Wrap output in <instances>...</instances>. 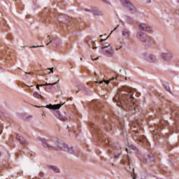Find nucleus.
I'll list each match as a JSON object with an SVG mask.
<instances>
[{"mask_svg": "<svg viewBox=\"0 0 179 179\" xmlns=\"http://www.w3.org/2000/svg\"><path fill=\"white\" fill-rule=\"evenodd\" d=\"M134 100L135 98L132 94V90L128 87H123L113 97V101L118 107H122L123 110H129L132 114H135L136 111V105Z\"/></svg>", "mask_w": 179, "mask_h": 179, "instance_id": "f257e3e1", "label": "nucleus"}, {"mask_svg": "<svg viewBox=\"0 0 179 179\" xmlns=\"http://www.w3.org/2000/svg\"><path fill=\"white\" fill-rule=\"evenodd\" d=\"M41 142L43 148L54 149V150H62L63 152H67L70 155H76V150L73 149V147L68 146V145L57 138H52L50 140L41 138Z\"/></svg>", "mask_w": 179, "mask_h": 179, "instance_id": "f03ea898", "label": "nucleus"}, {"mask_svg": "<svg viewBox=\"0 0 179 179\" xmlns=\"http://www.w3.org/2000/svg\"><path fill=\"white\" fill-rule=\"evenodd\" d=\"M136 37L139 41L143 43L145 47H149V45H152V43L150 42V38L145 33L138 31L136 32Z\"/></svg>", "mask_w": 179, "mask_h": 179, "instance_id": "7ed1b4c3", "label": "nucleus"}, {"mask_svg": "<svg viewBox=\"0 0 179 179\" xmlns=\"http://www.w3.org/2000/svg\"><path fill=\"white\" fill-rule=\"evenodd\" d=\"M132 159L130 158L129 155H127V159H124L122 161V164H127L128 168H127V170L130 174L132 176V174H135V169L134 168V164H132Z\"/></svg>", "mask_w": 179, "mask_h": 179, "instance_id": "20e7f679", "label": "nucleus"}, {"mask_svg": "<svg viewBox=\"0 0 179 179\" xmlns=\"http://www.w3.org/2000/svg\"><path fill=\"white\" fill-rule=\"evenodd\" d=\"M121 1L123 6L129 8V10L131 12V13H135V12H136V8L132 5V3H131L129 0H121Z\"/></svg>", "mask_w": 179, "mask_h": 179, "instance_id": "39448f33", "label": "nucleus"}, {"mask_svg": "<svg viewBox=\"0 0 179 179\" xmlns=\"http://www.w3.org/2000/svg\"><path fill=\"white\" fill-rule=\"evenodd\" d=\"M113 148L114 149V156L115 159H118L120 156H121V154L122 153V150H121V146L120 144L117 143H114L113 145Z\"/></svg>", "mask_w": 179, "mask_h": 179, "instance_id": "423d86ee", "label": "nucleus"}, {"mask_svg": "<svg viewBox=\"0 0 179 179\" xmlns=\"http://www.w3.org/2000/svg\"><path fill=\"white\" fill-rule=\"evenodd\" d=\"M57 20L62 24H68L71 22V17L68 15H61L58 17Z\"/></svg>", "mask_w": 179, "mask_h": 179, "instance_id": "0eeeda50", "label": "nucleus"}, {"mask_svg": "<svg viewBox=\"0 0 179 179\" xmlns=\"http://www.w3.org/2000/svg\"><path fill=\"white\" fill-rule=\"evenodd\" d=\"M65 104V102L63 103L62 104H55V105H52V104H49L46 106H36L38 108H43V107L45 108H48L49 110H59L60 107H62V106H64Z\"/></svg>", "mask_w": 179, "mask_h": 179, "instance_id": "6e6552de", "label": "nucleus"}, {"mask_svg": "<svg viewBox=\"0 0 179 179\" xmlns=\"http://www.w3.org/2000/svg\"><path fill=\"white\" fill-rule=\"evenodd\" d=\"M139 31H152V27L148 24L139 23L138 24Z\"/></svg>", "mask_w": 179, "mask_h": 179, "instance_id": "1a4fd4ad", "label": "nucleus"}, {"mask_svg": "<svg viewBox=\"0 0 179 179\" xmlns=\"http://www.w3.org/2000/svg\"><path fill=\"white\" fill-rule=\"evenodd\" d=\"M101 50L103 55H107L108 57H113L114 55V49H113V47L101 48Z\"/></svg>", "mask_w": 179, "mask_h": 179, "instance_id": "9d476101", "label": "nucleus"}, {"mask_svg": "<svg viewBox=\"0 0 179 179\" xmlns=\"http://www.w3.org/2000/svg\"><path fill=\"white\" fill-rule=\"evenodd\" d=\"M50 44H52V47L55 48V47H59L60 44H61V39H59V38H54L52 39H51L50 41V42H48L46 45H50Z\"/></svg>", "mask_w": 179, "mask_h": 179, "instance_id": "9b49d317", "label": "nucleus"}, {"mask_svg": "<svg viewBox=\"0 0 179 179\" xmlns=\"http://www.w3.org/2000/svg\"><path fill=\"white\" fill-rule=\"evenodd\" d=\"M144 58L148 62H155L156 61V56L152 54H145Z\"/></svg>", "mask_w": 179, "mask_h": 179, "instance_id": "f8f14e48", "label": "nucleus"}, {"mask_svg": "<svg viewBox=\"0 0 179 179\" xmlns=\"http://www.w3.org/2000/svg\"><path fill=\"white\" fill-rule=\"evenodd\" d=\"M161 57L164 61H171L173 59V53L168 52V53H162Z\"/></svg>", "mask_w": 179, "mask_h": 179, "instance_id": "ddd939ff", "label": "nucleus"}, {"mask_svg": "<svg viewBox=\"0 0 179 179\" xmlns=\"http://www.w3.org/2000/svg\"><path fill=\"white\" fill-rule=\"evenodd\" d=\"M16 139H17V141L20 142V143H21V145H26V143H27V141L24 139V137L19 136V134L16 135Z\"/></svg>", "mask_w": 179, "mask_h": 179, "instance_id": "4468645a", "label": "nucleus"}, {"mask_svg": "<svg viewBox=\"0 0 179 179\" xmlns=\"http://www.w3.org/2000/svg\"><path fill=\"white\" fill-rule=\"evenodd\" d=\"M59 82V80H58L57 82L54 83H46L45 84L36 85V89H38V90H40V86L41 87H43V86H55V85H57Z\"/></svg>", "mask_w": 179, "mask_h": 179, "instance_id": "2eb2a0df", "label": "nucleus"}, {"mask_svg": "<svg viewBox=\"0 0 179 179\" xmlns=\"http://www.w3.org/2000/svg\"><path fill=\"white\" fill-rule=\"evenodd\" d=\"M92 15L94 16H104V13L99 9H94L92 11Z\"/></svg>", "mask_w": 179, "mask_h": 179, "instance_id": "dca6fc26", "label": "nucleus"}, {"mask_svg": "<svg viewBox=\"0 0 179 179\" xmlns=\"http://www.w3.org/2000/svg\"><path fill=\"white\" fill-rule=\"evenodd\" d=\"M53 114H54L55 117H57V118H58L59 120H65V117H64V116H62V115H61L59 111L55 110L53 112Z\"/></svg>", "mask_w": 179, "mask_h": 179, "instance_id": "f3484780", "label": "nucleus"}, {"mask_svg": "<svg viewBox=\"0 0 179 179\" xmlns=\"http://www.w3.org/2000/svg\"><path fill=\"white\" fill-rule=\"evenodd\" d=\"M103 125L105 126V129L108 132L109 131H111V126L110 125V122L106 120L104 122Z\"/></svg>", "mask_w": 179, "mask_h": 179, "instance_id": "a211bd4d", "label": "nucleus"}, {"mask_svg": "<svg viewBox=\"0 0 179 179\" xmlns=\"http://www.w3.org/2000/svg\"><path fill=\"white\" fill-rule=\"evenodd\" d=\"M49 169H51L54 173H61V171L59 170V168H58L56 166L50 165Z\"/></svg>", "mask_w": 179, "mask_h": 179, "instance_id": "6ab92c4d", "label": "nucleus"}, {"mask_svg": "<svg viewBox=\"0 0 179 179\" xmlns=\"http://www.w3.org/2000/svg\"><path fill=\"white\" fill-rule=\"evenodd\" d=\"M87 44L90 48L92 50H96L97 47H93L94 45V42L93 41H87Z\"/></svg>", "mask_w": 179, "mask_h": 179, "instance_id": "aec40b11", "label": "nucleus"}, {"mask_svg": "<svg viewBox=\"0 0 179 179\" xmlns=\"http://www.w3.org/2000/svg\"><path fill=\"white\" fill-rule=\"evenodd\" d=\"M122 34L126 38H129L130 37L129 31L128 29H124L122 32Z\"/></svg>", "mask_w": 179, "mask_h": 179, "instance_id": "412c9836", "label": "nucleus"}, {"mask_svg": "<svg viewBox=\"0 0 179 179\" xmlns=\"http://www.w3.org/2000/svg\"><path fill=\"white\" fill-rule=\"evenodd\" d=\"M114 79H115V78H112L109 80H101V81L96 80V83H100V85H101L104 82L106 85H108V83H110V82H111V80H114Z\"/></svg>", "mask_w": 179, "mask_h": 179, "instance_id": "4be33fe9", "label": "nucleus"}, {"mask_svg": "<svg viewBox=\"0 0 179 179\" xmlns=\"http://www.w3.org/2000/svg\"><path fill=\"white\" fill-rule=\"evenodd\" d=\"M33 96H34V97H35V99H41V100H43V99H44V97L43 96H41V94H40L36 92L33 93Z\"/></svg>", "mask_w": 179, "mask_h": 179, "instance_id": "5701e85b", "label": "nucleus"}, {"mask_svg": "<svg viewBox=\"0 0 179 179\" xmlns=\"http://www.w3.org/2000/svg\"><path fill=\"white\" fill-rule=\"evenodd\" d=\"M124 19L127 22H128L129 23H134V19L131 18V17L126 15L124 17Z\"/></svg>", "mask_w": 179, "mask_h": 179, "instance_id": "b1692460", "label": "nucleus"}, {"mask_svg": "<svg viewBox=\"0 0 179 179\" xmlns=\"http://www.w3.org/2000/svg\"><path fill=\"white\" fill-rule=\"evenodd\" d=\"M108 47H111V45H110V43H106L102 44L101 48H108Z\"/></svg>", "mask_w": 179, "mask_h": 179, "instance_id": "393cba45", "label": "nucleus"}, {"mask_svg": "<svg viewBox=\"0 0 179 179\" xmlns=\"http://www.w3.org/2000/svg\"><path fill=\"white\" fill-rule=\"evenodd\" d=\"M93 10L94 8H91V9L84 8L85 12H89L90 13H93Z\"/></svg>", "mask_w": 179, "mask_h": 179, "instance_id": "a878e982", "label": "nucleus"}, {"mask_svg": "<svg viewBox=\"0 0 179 179\" xmlns=\"http://www.w3.org/2000/svg\"><path fill=\"white\" fill-rule=\"evenodd\" d=\"M83 85H80L78 87V90H76V92L78 93L79 91L83 90Z\"/></svg>", "mask_w": 179, "mask_h": 179, "instance_id": "bb28decb", "label": "nucleus"}, {"mask_svg": "<svg viewBox=\"0 0 179 179\" xmlns=\"http://www.w3.org/2000/svg\"><path fill=\"white\" fill-rule=\"evenodd\" d=\"M101 1L102 2H104V3H106L107 5H111L110 0H101Z\"/></svg>", "mask_w": 179, "mask_h": 179, "instance_id": "cd10ccee", "label": "nucleus"}, {"mask_svg": "<svg viewBox=\"0 0 179 179\" xmlns=\"http://www.w3.org/2000/svg\"><path fill=\"white\" fill-rule=\"evenodd\" d=\"M139 142H141L142 143H146L147 140L145 138H143V139L141 138V139H139Z\"/></svg>", "mask_w": 179, "mask_h": 179, "instance_id": "c85d7f7f", "label": "nucleus"}, {"mask_svg": "<svg viewBox=\"0 0 179 179\" xmlns=\"http://www.w3.org/2000/svg\"><path fill=\"white\" fill-rule=\"evenodd\" d=\"M48 71H50L48 73H54V67L52 68H48Z\"/></svg>", "mask_w": 179, "mask_h": 179, "instance_id": "c756f323", "label": "nucleus"}, {"mask_svg": "<svg viewBox=\"0 0 179 179\" xmlns=\"http://www.w3.org/2000/svg\"><path fill=\"white\" fill-rule=\"evenodd\" d=\"M40 47H44V45H38V46L33 45V46L30 47V48H38Z\"/></svg>", "mask_w": 179, "mask_h": 179, "instance_id": "7c9ffc66", "label": "nucleus"}, {"mask_svg": "<svg viewBox=\"0 0 179 179\" xmlns=\"http://www.w3.org/2000/svg\"><path fill=\"white\" fill-rule=\"evenodd\" d=\"M165 89L167 92H169L170 93L171 92V91L170 90V87L169 86H165Z\"/></svg>", "mask_w": 179, "mask_h": 179, "instance_id": "2f4dec72", "label": "nucleus"}, {"mask_svg": "<svg viewBox=\"0 0 179 179\" xmlns=\"http://www.w3.org/2000/svg\"><path fill=\"white\" fill-rule=\"evenodd\" d=\"M94 132H95V134H100V130L97 128H95Z\"/></svg>", "mask_w": 179, "mask_h": 179, "instance_id": "473e14b6", "label": "nucleus"}, {"mask_svg": "<svg viewBox=\"0 0 179 179\" xmlns=\"http://www.w3.org/2000/svg\"><path fill=\"white\" fill-rule=\"evenodd\" d=\"M107 38H108V37H107V38H105V39H101V40H100V42H101V43H103V41H106V40H107Z\"/></svg>", "mask_w": 179, "mask_h": 179, "instance_id": "72a5a7b5", "label": "nucleus"}, {"mask_svg": "<svg viewBox=\"0 0 179 179\" xmlns=\"http://www.w3.org/2000/svg\"><path fill=\"white\" fill-rule=\"evenodd\" d=\"M120 48H122V45L120 46V48H116V51H118V50H120Z\"/></svg>", "mask_w": 179, "mask_h": 179, "instance_id": "f704fd0d", "label": "nucleus"}, {"mask_svg": "<svg viewBox=\"0 0 179 179\" xmlns=\"http://www.w3.org/2000/svg\"><path fill=\"white\" fill-rule=\"evenodd\" d=\"M39 176H41V177H43V176H44V173L43 172L39 173Z\"/></svg>", "mask_w": 179, "mask_h": 179, "instance_id": "c9c22d12", "label": "nucleus"}, {"mask_svg": "<svg viewBox=\"0 0 179 179\" xmlns=\"http://www.w3.org/2000/svg\"><path fill=\"white\" fill-rule=\"evenodd\" d=\"M97 59H99V57H96V59L92 58V61H97Z\"/></svg>", "mask_w": 179, "mask_h": 179, "instance_id": "e433bc0d", "label": "nucleus"}, {"mask_svg": "<svg viewBox=\"0 0 179 179\" xmlns=\"http://www.w3.org/2000/svg\"><path fill=\"white\" fill-rule=\"evenodd\" d=\"M1 134H2V127L1 126H0V135H1Z\"/></svg>", "mask_w": 179, "mask_h": 179, "instance_id": "4c0bfd02", "label": "nucleus"}, {"mask_svg": "<svg viewBox=\"0 0 179 179\" xmlns=\"http://www.w3.org/2000/svg\"><path fill=\"white\" fill-rule=\"evenodd\" d=\"M105 143H106V145L108 144V143H110V141L106 140V141H105Z\"/></svg>", "mask_w": 179, "mask_h": 179, "instance_id": "58836bf2", "label": "nucleus"}, {"mask_svg": "<svg viewBox=\"0 0 179 179\" xmlns=\"http://www.w3.org/2000/svg\"><path fill=\"white\" fill-rule=\"evenodd\" d=\"M42 116L45 117V113H44V111H43Z\"/></svg>", "mask_w": 179, "mask_h": 179, "instance_id": "ea45409f", "label": "nucleus"}, {"mask_svg": "<svg viewBox=\"0 0 179 179\" xmlns=\"http://www.w3.org/2000/svg\"><path fill=\"white\" fill-rule=\"evenodd\" d=\"M46 20H50V17H46Z\"/></svg>", "mask_w": 179, "mask_h": 179, "instance_id": "a19ab883", "label": "nucleus"}, {"mask_svg": "<svg viewBox=\"0 0 179 179\" xmlns=\"http://www.w3.org/2000/svg\"><path fill=\"white\" fill-rule=\"evenodd\" d=\"M133 149L134 150H136V147H134Z\"/></svg>", "mask_w": 179, "mask_h": 179, "instance_id": "79ce46f5", "label": "nucleus"}, {"mask_svg": "<svg viewBox=\"0 0 179 179\" xmlns=\"http://www.w3.org/2000/svg\"><path fill=\"white\" fill-rule=\"evenodd\" d=\"M94 75L95 76H97V73L96 72H94Z\"/></svg>", "mask_w": 179, "mask_h": 179, "instance_id": "37998d69", "label": "nucleus"}, {"mask_svg": "<svg viewBox=\"0 0 179 179\" xmlns=\"http://www.w3.org/2000/svg\"><path fill=\"white\" fill-rule=\"evenodd\" d=\"M25 73H28V75H30V73H27V72H26Z\"/></svg>", "mask_w": 179, "mask_h": 179, "instance_id": "c03bdc74", "label": "nucleus"}, {"mask_svg": "<svg viewBox=\"0 0 179 179\" xmlns=\"http://www.w3.org/2000/svg\"><path fill=\"white\" fill-rule=\"evenodd\" d=\"M29 87H33V85L29 86Z\"/></svg>", "mask_w": 179, "mask_h": 179, "instance_id": "a18cd8bd", "label": "nucleus"}, {"mask_svg": "<svg viewBox=\"0 0 179 179\" xmlns=\"http://www.w3.org/2000/svg\"><path fill=\"white\" fill-rule=\"evenodd\" d=\"M176 1H177L178 3H179V0H176Z\"/></svg>", "mask_w": 179, "mask_h": 179, "instance_id": "49530a36", "label": "nucleus"}, {"mask_svg": "<svg viewBox=\"0 0 179 179\" xmlns=\"http://www.w3.org/2000/svg\"><path fill=\"white\" fill-rule=\"evenodd\" d=\"M45 90L47 92V87L45 88Z\"/></svg>", "mask_w": 179, "mask_h": 179, "instance_id": "de8ad7c7", "label": "nucleus"}, {"mask_svg": "<svg viewBox=\"0 0 179 179\" xmlns=\"http://www.w3.org/2000/svg\"><path fill=\"white\" fill-rule=\"evenodd\" d=\"M121 71H122V69H121L120 70V72H121Z\"/></svg>", "mask_w": 179, "mask_h": 179, "instance_id": "09e8293b", "label": "nucleus"}, {"mask_svg": "<svg viewBox=\"0 0 179 179\" xmlns=\"http://www.w3.org/2000/svg\"><path fill=\"white\" fill-rule=\"evenodd\" d=\"M114 30H117V27L114 29Z\"/></svg>", "mask_w": 179, "mask_h": 179, "instance_id": "8fccbe9b", "label": "nucleus"}, {"mask_svg": "<svg viewBox=\"0 0 179 179\" xmlns=\"http://www.w3.org/2000/svg\"><path fill=\"white\" fill-rule=\"evenodd\" d=\"M112 33H113V31L110 32V34H112Z\"/></svg>", "mask_w": 179, "mask_h": 179, "instance_id": "3c124183", "label": "nucleus"}, {"mask_svg": "<svg viewBox=\"0 0 179 179\" xmlns=\"http://www.w3.org/2000/svg\"><path fill=\"white\" fill-rule=\"evenodd\" d=\"M102 36H103V35L99 36V37H102Z\"/></svg>", "mask_w": 179, "mask_h": 179, "instance_id": "603ef678", "label": "nucleus"}, {"mask_svg": "<svg viewBox=\"0 0 179 179\" xmlns=\"http://www.w3.org/2000/svg\"><path fill=\"white\" fill-rule=\"evenodd\" d=\"M80 61H82V60H83V59H82V58H80Z\"/></svg>", "mask_w": 179, "mask_h": 179, "instance_id": "864d4df0", "label": "nucleus"}, {"mask_svg": "<svg viewBox=\"0 0 179 179\" xmlns=\"http://www.w3.org/2000/svg\"><path fill=\"white\" fill-rule=\"evenodd\" d=\"M125 80H127V78H125Z\"/></svg>", "mask_w": 179, "mask_h": 179, "instance_id": "5fc2aeb1", "label": "nucleus"}, {"mask_svg": "<svg viewBox=\"0 0 179 179\" xmlns=\"http://www.w3.org/2000/svg\"><path fill=\"white\" fill-rule=\"evenodd\" d=\"M133 179H136V178H134Z\"/></svg>", "mask_w": 179, "mask_h": 179, "instance_id": "6e6d98bb", "label": "nucleus"}, {"mask_svg": "<svg viewBox=\"0 0 179 179\" xmlns=\"http://www.w3.org/2000/svg\"><path fill=\"white\" fill-rule=\"evenodd\" d=\"M0 156H1V152H0Z\"/></svg>", "mask_w": 179, "mask_h": 179, "instance_id": "4d7b16f0", "label": "nucleus"}]
</instances>
